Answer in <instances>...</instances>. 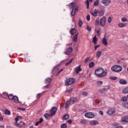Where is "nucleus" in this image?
I'll use <instances>...</instances> for the list:
<instances>
[{
  "label": "nucleus",
  "mask_w": 128,
  "mask_h": 128,
  "mask_svg": "<svg viewBox=\"0 0 128 128\" xmlns=\"http://www.w3.org/2000/svg\"><path fill=\"white\" fill-rule=\"evenodd\" d=\"M94 74L98 78H104L108 76V70H104L102 68H98L95 70Z\"/></svg>",
  "instance_id": "f257e3e1"
},
{
  "label": "nucleus",
  "mask_w": 128,
  "mask_h": 128,
  "mask_svg": "<svg viewBox=\"0 0 128 128\" xmlns=\"http://www.w3.org/2000/svg\"><path fill=\"white\" fill-rule=\"evenodd\" d=\"M111 70L114 72H120L122 70V67L120 65H114L112 66Z\"/></svg>",
  "instance_id": "f03ea898"
},
{
  "label": "nucleus",
  "mask_w": 128,
  "mask_h": 128,
  "mask_svg": "<svg viewBox=\"0 0 128 128\" xmlns=\"http://www.w3.org/2000/svg\"><path fill=\"white\" fill-rule=\"evenodd\" d=\"M8 98L10 100H14V102H16L17 104L20 102V101L18 100V98L16 96H14V95L10 94L8 95Z\"/></svg>",
  "instance_id": "7ed1b4c3"
},
{
  "label": "nucleus",
  "mask_w": 128,
  "mask_h": 128,
  "mask_svg": "<svg viewBox=\"0 0 128 128\" xmlns=\"http://www.w3.org/2000/svg\"><path fill=\"white\" fill-rule=\"evenodd\" d=\"M19 118H20V116H17L15 118V120L16 122H15V124L16 126H18V128H22V126H24V122H20L18 124V120Z\"/></svg>",
  "instance_id": "20e7f679"
},
{
  "label": "nucleus",
  "mask_w": 128,
  "mask_h": 128,
  "mask_svg": "<svg viewBox=\"0 0 128 128\" xmlns=\"http://www.w3.org/2000/svg\"><path fill=\"white\" fill-rule=\"evenodd\" d=\"M76 82V79L74 78H69L67 79L65 82V85L66 86H70L72 84H74Z\"/></svg>",
  "instance_id": "39448f33"
},
{
  "label": "nucleus",
  "mask_w": 128,
  "mask_h": 128,
  "mask_svg": "<svg viewBox=\"0 0 128 128\" xmlns=\"http://www.w3.org/2000/svg\"><path fill=\"white\" fill-rule=\"evenodd\" d=\"M74 6H76L75 2L70 3L69 5L70 10H72V9L71 12L72 16H74V14H76V10L74 11Z\"/></svg>",
  "instance_id": "423d86ee"
},
{
  "label": "nucleus",
  "mask_w": 128,
  "mask_h": 128,
  "mask_svg": "<svg viewBox=\"0 0 128 128\" xmlns=\"http://www.w3.org/2000/svg\"><path fill=\"white\" fill-rule=\"evenodd\" d=\"M58 110L56 107H52L50 110V116H54Z\"/></svg>",
  "instance_id": "0eeeda50"
},
{
  "label": "nucleus",
  "mask_w": 128,
  "mask_h": 128,
  "mask_svg": "<svg viewBox=\"0 0 128 128\" xmlns=\"http://www.w3.org/2000/svg\"><path fill=\"white\" fill-rule=\"evenodd\" d=\"M111 1L110 0H102L101 3L102 4H104L105 6H108L110 4Z\"/></svg>",
  "instance_id": "6e6552de"
},
{
  "label": "nucleus",
  "mask_w": 128,
  "mask_h": 128,
  "mask_svg": "<svg viewBox=\"0 0 128 128\" xmlns=\"http://www.w3.org/2000/svg\"><path fill=\"white\" fill-rule=\"evenodd\" d=\"M100 12V11L98 9H94V10H91L90 12V14L92 16H98V14Z\"/></svg>",
  "instance_id": "1a4fd4ad"
},
{
  "label": "nucleus",
  "mask_w": 128,
  "mask_h": 128,
  "mask_svg": "<svg viewBox=\"0 0 128 128\" xmlns=\"http://www.w3.org/2000/svg\"><path fill=\"white\" fill-rule=\"evenodd\" d=\"M106 17L103 16L100 20V24L101 26H106Z\"/></svg>",
  "instance_id": "9d476101"
},
{
  "label": "nucleus",
  "mask_w": 128,
  "mask_h": 128,
  "mask_svg": "<svg viewBox=\"0 0 128 128\" xmlns=\"http://www.w3.org/2000/svg\"><path fill=\"white\" fill-rule=\"evenodd\" d=\"M86 118H92L94 117V114L92 112H87L84 114Z\"/></svg>",
  "instance_id": "9b49d317"
},
{
  "label": "nucleus",
  "mask_w": 128,
  "mask_h": 128,
  "mask_svg": "<svg viewBox=\"0 0 128 128\" xmlns=\"http://www.w3.org/2000/svg\"><path fill=\"white\" fill-rule=\"evenodd\" d=\"M108 114H109V116H112V114H116V110L110 108L108 112H107Z\"/></svg>",
  "instance_id": "f8f14e48"
},
{
  "label": "nucleus",
  "mask_w": 128,
  "mask_h": 128,
  "mask_svg": "<svg viewBox=\"0 0 128 128\" xmlns=\"http://www.w3.org/2000/svg\"><path fill=\"white\" fill-rule=\"evenodd\" d=\"M82 68H80V66H77L75 68V72L76 74H78L80 72H82Z\"/></svg>",
  "instance_id": "ddd939ff"
},
{
  "label": "nucleus",
  "mask_w": 128,
  "mask_h": 128,
  "mask_svg": "<svg viewBox=\"0 0 128 128\" xmlns=\"http://www.w3.org/2000/svg\"><path fill=\"white\" fill-rule=\"evenodd\" d=\"M70 32L71 36H74L76 34V28H72L70 30Z\"/></svg>",
  "instance_id": "4468645a"
},
{
  "label": "nucleus",
  "mask_w": 128,
  "mask_h": 128,
  "mask_svg": "<svg viewBox=\"0 0 128 128\" xmlns=\"http://www.w3.org/2000/svg\"><path fill=\"white\" fill-rule=\"evenodd\" d=\"M102 44H104V46H108V40H106V37L102 38Z\"/></svg>",
  "instance_id": "2eb2a0df"
},
{
  "label": "nucleus",
  "mask_w": 128,
  "mask_h": 128,
  "mask_svg": "<svg viewBox=\"0 0 128 128\" xmlns=\"http://www.w3.org/2000/svg\"><path fill=\"white\" fill-rule=\"evenodd\" d=\"M73 49L72 47H69L68 48H66V52H65V54H68V52H72Z\"/></svg>",
  "instance_id": "dca6fc26"
},
{
  "label": "nucleus",
  "mask_w": 128,
  "mask_h": 128,
  "mask_svg": "<svg viewBox=\"0 0 128 128\" xmlns=\"http://www.w3.org/2000/svg\"><path fill=\"white\" fill-rule=\"evenodd\" d=\"M119 82L120 84H128V81L124 79H122L120 80Z\"/></svg>",
  "instance_id": "f3484780"
},
{
  "label": "nucleus",
  "mask_w": 128,
  "mask_h": 128,
  "mask_svg": "<svg viewBox=\"0 0 128 128\" xmlns=\"http://www.w3.org/2000/svg\"><path fill=\"white\" fill-rule=\"evenodd\" d=\"M99 92L101 94H106V92H108V89H106V88H102V89H100L99 90Z\"/></svg>",
  "instance_id": "a211bd4d"
},
{
  "label": "nucleus",
  "mask_w": 128,
  "mask_h": 128,
  "mask_svg": "<svg viewBox=\"0 0 128 128\" xmlns=\"http://www.w3.org/2000/svg\"><path fill=\"white\" fill-rule=\"evenodd\" d=\"M98 124V122L96 120H92L90 122V124L91 126H96V124Z\"/></svg>",
  "instance_id": "6ab92c4d"
},
{
  "label": "nucleus",
  "mask_w": 128,
  "mask_h": 128,
  "mask_svg": "<svg viewBox=\"0 0 128 128\" xmlns=\"http://www.w3.org/2000/svg\"><path fill=\"white\" fill-rule=\"evenodd\" d=\"M42 122H44V119H42V118H40L39 121H38L36 122V126H38V124H42Z\"/></svg>",
  "instance_id": "aec40b11"
},
{
  "label": "nucleus",
  "mask_w": 128,
  "mask_h": 128,
  "mask_svg": "<svg viewBox=\"0 0 128 128\" xmlns=\"http://www.w3.org/2000/svg\"><path fill=\"white\" fill-rule=\"evenodd\" d=\"M44 116L46 118V120H50V118H52V116H50V114H44Z\"/></svg>",
  "instance_id": "412c9836"
},
{
  "label": "nucleus",
  "mask_w": 128,
  "mask_h": 128,
  "mask_svg": "<svg viewBox=\"0 0 128 128\" xmlns=\"http://www.w3.org/2000/svg\"><path fill=\"white\" fill-rule=\"evenodd\" d=\"M78 33H77L76 35L74 36L73 42H78Z\"/></svg>",
  "instance_id": "4be33fe9"
},
{
  "label": "nucleus",
  "mask_w": 128,
  "mask_h": 128,
  "mask_svg": "<svg viewBox=\"0 0 128 128\" xmlns=\"http://www.w3.org/2000/svg\"><path fill=\"white\" fill-rule=\"evenodd\" d=\"M122 122H128V116H126L122 118Z\"/></svg>",
  "instance_id": "5701e85b"
},
{
  "label": "nucleus",
  "mask_w": 128,
  "mask_h": 128,
  "mask_svg": "<svg viewBox=\"0 0 128 128\" xmlns=\"http://www.w3.org/2000/svg\"><path fill=\"white\" fill-rule=\"evenodd\" d=\"M70 100H68V101H67L66 103V104H65V108H68V106H70Z\"/></svg>",
  "instance_id": "b1692460"
},
{
  "label": "nucleus",
  "mask_w": 128,
  "mask_h": 128,
  "mask_svg": "<svg viewBox=\"0 0 128 128\" xmlns=\"http://www.w3.org/2000/svg\"><path fill=\"white\" fill-rule=\"evenodd\" d=\"M70 118V115L68 114H64L62 117V120H68Z\"/></svg>",
  "instance_id": "393cba45"
},
{
  "label": "nucleus",
  "mask_w": 128,
  "mask_h": 128,
  "mask_svg": "<svg viewBox=\"0 0 128 128\" xmlns=\"http://www.w3.org/2000/svg\"><path fill=\"white\" fill-rule=\"evenodd\" d=\"M126 26V24L124 23H120L118 24V26L119 28H124V26Z\"/></svg>",
  "instance_id": "a878e982"
},
{
  "label": "nucleus",
  "mask_w": 128,
  "mask_h": 128,
  "mask_svg": "<svg viewBox=\"0 0 128 128\" xmlns=\"http://www.w3.org/2000/svg\"><path fill=\"white\" fill-rule=\"evenodd\" d=\"M98 42V38L96 36H94L92 40V42H94V44H96V42Z\"/></svg>",
  "instance_id": "bb28decb"
},
{
  "label": "nucleus",
  "mask_w": 128,
  "mask_h": 128,
  "mask_svg": "<svg viewBox=\"0 0 128 128\" xmlns=\"http://www.w3.org/2000/svg\"><path fill=\"white\" fill-rule=\"evenodd\" d=\"M50 82H52V78H46L45 80L46 84H50Z\"/></svg>",
  "instance_id": "cd10ccee"
},
{
  "label": "nucleus",
  "mask_w": 128,
  "mask_h": 128,
  "mask_svg": "<svg viewBox=\"0 0 128 128\" xmlns=\"http://www.w3.org/2000/svg\"><path fill=\"white\" fill-rule=\"evenodd\" d=\"M74 60V58H71L68 62H66L65 64L66 66H68L69 64H72V61Z\"/></svg>",
  "instance_id": "c85d7f7f"
},
{
  "label": "nucleus",
  "mask_w": 128,
  "mask_h": 128,
  "mask_svg": "<svg viewBox=\"0 0 128 128\" xmlns=\"http://www.w3.org/2000/svg\"><path fill=\"white\" fill-rule=\"evenodd\" d=\"M94 66V62H92L89 64V68H92Z\"/></svg>",
  "instance_id": "c756f323"
},
{
  "label": "nucleus",
  "mask_w": 128,
  "mask_h": 128,
  "mask_svg": "<svg viewBox=\"0 0 128 128\" xmlns=\"http://www.w3.org/2000/svg\"><path fill=\"white\" fill-rule=\"evenodd\" d=\"M121 20L122 22H128V18H126V17H124V18H122V19H121Z\"/></svg>",
  "instance_id": "7c9ffc66"
},
{
  "label": "nucleus",
  "mask_w": 128,
  "mask_h": 128,
  "mask_svg": "<svg viewBox=\"0 0 128 128\" xmlns=\"http://www.w3.org/2000/svg\"><path fill=\"white\" fill-rule=\"evenodd\" d=\"M82 19H79L78 21V26L80 28L82 26Z\"/></svg>",
  "instance_id": "2f4dec72"
},
{
  "label": "nucleus",
  "mask_w": 128,
  "mask_h": 128,
  "mask_svg": "<svg viewBox=\"0 0 128 128\" xmlns=\"http://www.w3.org/2000/svg\"><path fill=\"white\" fill-rule=\"evenodd\" d=\"M5 114H8V116H10V111L8 110H5Z\"/></svg>",
  "instance_id": "473e14b6"
},
{
  "label": "nucleus",
  "mask_w": 128,
  "mask_h": 128,
  "mask_svg": "<svg viewBox=\"0 0 128 128\" xmlns=\"http://www.w3.org/2000/svg\"><path fill=\"white\" fill-rule=\"evenodd\" d=\"M121 100H122V102H126V100H128V99H127V98H126V96H124L122 97V98H121Z\"/></svg>",
  "instance_id": "72a5a7b5"
},
{
  "label": "nucleus",
  "mask_w": 128,
  "mask_h": 128,
  "mask_svg": "<svg viewBox=\"0 0 128 128\" xmlns=\"http://www.w3.org/2000/svg\"><path fill=\"white\" fill-rule=\"evenodd\" d=\"M99 2H100V0H96L94 2V6H98V4Z\"/></svg>",
  "instance_id": "f704fd0d"
},
{
  "label": "nucleus",
  "mask_w": 128,
  "mask_h": 128,
  "mask_svg": "<svg viewBox=\"0 0 128 128\" xmlns=\"http://www.w3.org/2000/svg\"><path fill=\"white\" fill-rule=\"evenodd\" d=\"M101 54H102V52L99 51L96 52V56H98V58H100V56Z\"/></svg>",
  "instance_id": "c9c22d12"
},
{
  "label": "nucleus",
  "mask_w": 128,
  "mask_h": 128,
  "mask_svg": "<svg viewBox=\"0 0 128 128\" xmlns=\"http://www.w3.org/2000/svg\"><path fill=\"white\" fill-rule=\"evenodd\" d=\"M104 14V11L102 10L99 12V16H102Z\"/></svg>",
  "instance_id": "e433bc0d"
},
{
  "label": "nucleus",
  "mask_w": 128,
  "mask_h": 128,
  "mask_svg": "<svg viewBox=\"0 0 128 128\" xmlns=\"http://www.w3.org/2000/svg\"><path fill=\"white\" fill-rule=\"evenodd\" d=\"M86 4L87 8H90V1L88 0H87L86 1Z\"/></svg>",
  "instance_id": "4c0bfd02"
},
{
  "label": "nucleus",
  "mask_w": 128,
  "mask_h": 128,
  "mask_svg": "<svg viewBox=\"0 0 128 128\" xmlns=\"http://www.w3.org/2000/svg\"><path fill=\"white\" fill-rule=\"evenodd\" d=\"M78 100V98H72V101L73 102H76Z\"/></svg>",
  "instance_id": "58836bf2"
},
{
  "label": "nucleus",
  "mask_w": 128,
  "mask_h": 128,
  "mask_svg": "<svg viewBox=\"0 0 128 128\" xmlns=\"http://www.w3.org/2000/svg\"><path fill=\"white\" fill-rule=\"evenodd\" d=\"M80 123L82 124H86V120H81L80 121Z\"/></svg>",
  "instance_id": "ea45409f"
},
{
  "label": "nucleus",
  "mask_w": 128,
  "mask_h": 128,
  "mask_svg": "<svg viewBox=\"0 0 128 128\" xmlns=\"http://www.w3.org/2000/svg\"><path fill=\"white\" fill-rule=\"evenodd\" d=\"M61 128H66V124H62L61 126H60Z\"/></svg>",
  "instance_id": "a19ab883"
},
{
  "label": "nucleus",
  "mask_w": 128,
  "mask_h": 128,
  "mask_svg": "<svg viewBox=\"0 0 128 128\" xmlns=\"http://www.w3.org/2000/svg\"><path fill=\"white\" fill-rule=\"evenodd\" d=\"M86 28L88 32H91L92 31V28L88 25L86 26Z\"/></svg>",
  "instance_id": "79ce46f5"
},
{
  "label": "nucleus",
  "mask_w": 128,
  "mask_h": 128,
  "mask_svg": "<svg viewBox=\"0 0 128 128\" xmlns=\"http://www.w3.org/2000/svg\"><path fill=\"white\" fill-rule=\"evenodd\" d=\"M112 18L110 17H108V22L110 24V22H112Z\"/></svg>",
  "instance_id": "37998d69"
},
{
  "label": "nucleus",
  "mask_w": 128,
  "mask_h": 128,
  "mask_svg": "<svg viewBox=\"0 0 128 128\" xmlns=\"http://www.w3.org/2000/svg\"><path fill=\"white\" fill-rule=\"evenodd\" d=\"M110 80H118V78L116 77H112V76H110Z\"/></svg>",
  "instance_id": "c03bdc74"
},
{
  "label": "nucleus",
  "mask_w": 128,
  "mask_h": 128,
  "mask_svg": "<svg viewBox=\"0 0 128 128\" xmlns=\"http://www.w3.org/2000/svg\"><path fill=\"white\" fill-rule=\"evenodd\" d=\"M72 90H74V88H70V90H66V92H72Z\"/></svg>",
  "instance_id": "a18cd8bd"
},
{
  "label": "nucleus",
  "mask_w": 128,
  "mask_h": 128,
  "mask_svg": "<svg viewBox=\"0 0 128 128\" xmlns=\"http://www.w3.org/2000/svg\"><path fill=\"white\" fill-rule=\"evenodd\" d=\"M90 60V58H86L84 61V64H86Z\"/></svg>",
  "instance_id": "49530a36"
},
{
  "label": "nucleus",
  "mask_w": 128,
  "mask_h": 128,
  "mask_svg": "<svg viewBox=\"0 0 128 128\" xmlns=\"http://www.w3.org/2000/svg\"><path fill=\"white\" fill-rule=\"evenodd\" d=\"M123 106L124 108H128V102H127L126 103H125L124 104Z\"/></svg>",
  "instance_id": "de8ad7c7"
},
{
  "label": "nucleus",
  "mask_w": 128,
  "mask_h": 128,
  "mask_svg": "<svg viewBox=\"0 0 128 128\" xmlns=\"http://www.w3.org/2000/svg\"><path fill=\"white\" fill-rule=\"evenodd\" d=\"M86 20H88V22H90V15H87Z\"/></svg>",
  "instance_id": "09e8293b"
},
{
  "label": "nucleus",
  "mask_w": 128,
  "mask_h": 128,
  "mask_svg": "<svg viewBox=\"0 0 128 128\" xmlns=\"http://www.w3.org/2000/svg\"><path fill=\"white\" fill-rule=\"evenodd\" d=\"M96 34H98V36H100V30H96Z\"/></svg>",
  "instance_id": "8fccbe9b"
},
{
  "label": "nucleus",
  "mask_w": 128,
  "mask_h": 128,
  "mask_svg": "<svg viewBox=\"0 0 128 128\" xmlns=\"http://www.w3.org/2000/svg\"><path fill=\"white\" fill-rule=\"evenodd\" d=\"M100 24V20H96V26H98Z\"/></svg>",
  "instance_id": "3c124183"
},
{
  "label": "nucleus",
  "mask_w": 128,
  "mask_h": 128,
  "mask_svg": "<svg viewBox=\"0 0 128 128\" xmlns=\"http://www.w3.org/2000/svg\"><path fill=\"white\" fill-rule=\"evenodd\" d=\"M97 84H98V86H100V84H102V81H98V82H97Z\"/></svg>",
  "instance_id": "603ef678"
},
{
  "label": "nucleus",
  "mask_w": 128,
  "mask_h": 128,
  "mask_svg": "<svg viewBox=\"0 0 128 128\" xmlns=\"http://www.w3.org/2000/svg\"><path fill=\"white\" fill-rule=\"evenodd\" d=\"M50 84H47L46 86H44L43 88H50Z\"/></svg>",
  "instance_id": "864d4df0"
},
{
  "label": "nucleus",
  "mask_w": 128,
  "mask_h": 128,
  "mask_svg": "<svg viewBox=\"0 0 128 128\" xmlns=\"http://www.w3.org/2000/svg\"><path fill=\"white\" fill-rule=\"evenodd\" d=\"M18 110H22V112H24V110H26V108H18Z\"/></svg>",
  "instance_id": "5fc2aeb1"
},
{
  "label": "nucleus",
  "mask_w": 128,
  "mask_h": 128,
  "mask_svg": "<svg viewBox=\"0 0 128 128\" xmlns=\"http://www.w3.org/2000/svg\"><path fill=\"white\" fill-rule=\"evenodd\" d=\"M82 94V96H88V93L86 92H83Z\"/></svg>",
  "instance_id": "6e6d98bb"
},
{
  "label": "nucleus",
  "mask_w": 128,
  "mask_h": 128,
  "mask_svg": "<svg viewBox=\"0 0 128 128\" xmlns=\"http://www.w3.org/2000/svg\"><path fill=\"white\" fill-rule=\"evenodd\" d=\"M40 96H42V94H38L36 96L37 98H40Z\"/></svg>",
  "instance_id": "4d7b16f0"
},
{
  "label": "nucleus",
  "mask_w": 128,
  "mask_h": 128,
  "mask_svg": "<svg viewBox=\"0 0 128 128\" xmlns=\"http://www.w3.org/2000/svg\"><path fill=\"white\" fill-rule=\"evenodd\" d=\"M99 114H101V116H104V112L102 110L99 111Z\"/></svg>",
  "instance_id": "13d9d810"
},
{
  "label": "nucleus",
  "mask_w": 128,
  "mask_h": 128,
  "mask_svg": "<svg viewBox=\"0 0 128 128\" xmlns=\"http://www.w3.org/2000/svg\"><path fill=\"white\" fill-rule=\"evenodd\" d=\"M67 122H68L69 124H72V120L70 119L67 121Z\"/></svg>",
  "instance_id": "bf43d9fd"
},
{
  "label": "nucleus",
  "mask_w": 128,
  "mask_h": 128,
  "mask_svg": "<svg viewBox=\"0 0 128 128\" xmlns=\"http://www.w3.org/2000/svg\"><path fill=\"white\" fill-rule=\"evenodd\" d=\"M100 45H97L96 46H94V50H96V48H100Z\"/></svg>",
  "instance_id": "052dcab7"
},
{
  "label": "nucleus",
  "mask_w": 128,
  "mask_h": 128,
  "mask_svg": "<svg viewBox=\"0 0 128 128\" xmlns=\"http://www.w3.org/2000/svg\"><path fill=\"white\" fill-rule=\"evenodd\" d=\"M75 10H78V6H75Z\"/></svg>",
  "instance_id": "680f3d73"
},
{
  "label": "nucleus",
  "mask_w": 128,
  "mask_h": 128,
  "mask_svg": "<svg viewBox=\"0 0 128 128\" xmlns=\"http://www.w3.org/2000/svg\"><path fill=\"white\" fill-rule=\"evenodd\" d=\"M115 128H124V127L122 126H116Z\"/></svg>",
  "instance_id": "e2e57ef3"
},
{
  "label": "nucleus",
  "mask_w": 128,
  "mask_h": 128,
  "mask_svg": "<svg viewBox=\"0 0 128 128\" xmlns=\"http://www.w3.org/2000/svg\"><path fill=\"white\" fill-rule=\"evenodd\" d=\"M72 43L68 44H66V46H72Z\"/></svg>",
  "instance_id": "0e129e2a"
},
{
  "label": "nucleus",
  "mask_w": 128,
  "mask_h": 128,
  "mask_svg": "<svg viewBox=\"0 0 128 128\" xmlns=\"http://www.w3.org/2000/svg\"><path fill=\"white\" fill-rule=\"evenodd\" d=\"M60 70H59V71L57 72V74H57V75H58V74H60Z\"/></svg>",
  "instance_id": "69168bd1"
},
{
  "label": "nucleus",
  "mask_w": 128,
  "mask_h": 128,
  "mask_svg": "<svg viewBox=\"0 0 128 128\" xmlns=\"http://www.w3.org/2000/svg\"><path fill=\"white\" fill-rule=\"evenodd\" d=\"M7 128H12L11 126H7Z\"/></svg>",
  "instance_id": "338daca9"
},
{
  "label": "nucleus",
  "mask_w": 128,
  "mask_h": 128,
  "mask_svg": "<svg viewBox=\"0 0 128 128\" xmlns=\"http://www.w3.org/2000/svg\"><path fill=\"white\" fill-rule=\"evenodd\" d=\"M0 128H4V126H0Z\"/></svg>",
  "instance_id": "774afa93"
}]
</instances>
